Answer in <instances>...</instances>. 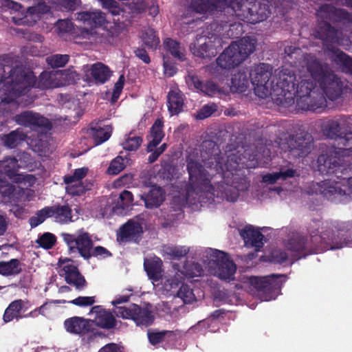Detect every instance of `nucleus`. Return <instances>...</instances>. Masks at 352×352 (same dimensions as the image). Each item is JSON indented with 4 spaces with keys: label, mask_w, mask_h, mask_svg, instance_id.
<instances>
[{
    "label": "nucleus",
    "mask_w": 352,
    "mask_h": 352,
    "mask_svg": "<svg viewBox=\"0 0 352 352\" xmlns=\"http://www.w3.org/2000/svg\"><path fill=\"white\" fill-rule=\"evenodd\" d=\"M186 162L189 184L186 186V194L182 199L176 196L173 199V204H178V209L186 204L210 203L214 201L215 196L234 202L239 197V191L248 188L245 179L240 178L241 182L238 184V177H233L232 186L222 183L214 187L210 184L207 173L201 164L190 157L186 160Z\"/></svg>",
    "instance_id": "1"
},
{
    "label": "nucleus",
    "mask_w": 352,
    "mask_h": 352,
    "mask_svg": "<svg viewBox=\"0 0 352 352\" xmlns=\"http://www.w3.org/2000/svg\"><path fill=\"white\" fill-rule=\"evenodd\" d=\"M0 89L2 102L10 103L18 97L26 94L32 87L47 89L59 87L56 71L43 72L38 80L31 72L22 67H16L9 71Z\"/></svg>",
    "instance_id": "2"
},
{
    "label": "nucleus",
    "mask_w": 352,
    "mask_h": 352,
    "mask_svg": "<svg viewBox=\"0 0 352 352\" xmlns=\"http://www.w3.org/2000/svg\"><path fill=\"white\" fill-rule=\"evenodd\" d=\"M338 234L335 235L333 231L327 229L319 232L318 229L308 230L310 241L300 232H294L288 239L286 248L293 252L297 259L318 253L321 249H340L342 239L346 235L347 230L344 228L338 230Z\"/></svg>",
    "instance_id": "3"
},
{
    "label": "nucleus",
    "mask_w": 352,
    "mask_h": 352,
    "mask_svg": "<svg viewBox=\"0 0 352 352\" xmlns=\"http://www.w3.org/2000/svg\"><path fill=\"white\" fill-rule=\"evenodd\" d=\"M300 67L304 72V77L310 78L316 83H318L329 100H336L341 96L342 82L331 69L329 65L322 63L316 55H305L300 62Z\"/></svg>",
    "instance_id": "4"
},
{
    "label": "nucleus",
    "mask_w": 352,
    "mask_h": 352,
    "mask_svg": "<svg viewBox=\"0 0 352 352\" xmlns=\"http://www.w3.org/2000/svg\"><path fill=\"white\" fill-rule=\"evenodd\" d=\"M316 36L322 41L324 52L331 62L342 69L352 72V58L336 46L349 47L351 44L349 36L344 35L342 31L336 30L326 21L320 23Z\"/></svg>",
    "instance_id": "5"
},
{
    "label": "nucleus",
    "mask_w": 352,
    "mask_h": 352,
    "mask_svg": "<svg viewBox=\"0 0 352 352\" xmlns=\"http://www.w3.org/2000/svg\"><path fill=\"white\" fill-rule=\"evenodd\" d=\"M295 81L296 76L292 70L287 68L275 70L270 96L277 104L289 107L294 104L295 97L297 96Z\"/></svg>",
    "instance_id": "6"
},
{
    "label": "nucleus",
    "mask_w": 352,
    "mask_h": 352,
    "mask_svg": "<svg viewBox=\"0 0 352 352\" xmlns=\"http://www.w3.org/2000/svg\"><path fill=\"white\" fill-rule=\"evenodd\" d=\"M255 47L256 41L251 37L232 42L217 58V65L227 70L238 67L253 53Z\"/></svg>",
    "instance_id": "7"
},
{
    "label": "nucleus",
    "mask_w": 352,
    "mask_h": 352,
    "mask_svg": "<svg viewBox=\"0 0 352 352\" xmlns=\"http://www.w3.org/2000/svg\"><path fill=\"white\" fill-rule=\"evenodd\" d=\"M311 79H302L297 85L296 104L299 109L305 111H316L326 107L327 100Z\"/></svg>",
    "instance_id": "8"
},
{
    "label": "nucleus",
    "mask_w": 352,
    "mask_h": 352,
    "mask_svg": "<svg viewBox=\"0 0 352 352\" xmlns=\"http://www.w3.org/2000/svg\"><path fill=\"white\" fill-rule=\"evenodd\" d=\"M204 256V263L222 280L230 281L234 279L236 267L229 255L221 250L209 249Z\"/></svg>",
    "instance_id": "9"
},
{
    "label": "nucleus",
    "mask_w": 352,
    "mask_h": 352,
    "mask_svg": "<svg viewBox=\"0 0 352 352\" xmlns=\"http://www.w3.org/2000/svg\"><path fill=\"white\" fill-rule=\"evenodd\" d=\"M241 151L236 148L226 151L223 155L214 153L213 157H211L209 163L214 164V168L219 173H222L224 178L229 179L230 176L234 177L239 176L236 174L241 170V168L245 167V162L241 157Z\"/></svg>",
    "instance_id": "10"
},
{
    "label": "nucleus",
    "mask_w": 352,
    "mask_h": 352,
    "mask_svg": "<svg viewBox=\"0 0 352 352\" xmlns=\"http://www.w3.org/2000/svg\"><path fill=\"white\" fill-rule=\"evenodd\" d=\"M272 67L267 63H260L252 67L250 78L254 94L261 98H265L272 94Z\"/></svg>",
    "instance_id": "11"
},
{
    "label": "nucleus",
    "mask_w": 352,
    "mask_h": 352,
    "mask_svg": "<svg viewBox=\"0 0 352 352\" xmlns=\"http://www.w3.org/2000/svg\"><path fill=\"white\" fill-rule=\"evenodd\" d=\"M352 155V147L349 148L327 147L318 157V170L322 174H333L342 164L343 158Z\"/></svg>",
    "instance_id": "12"
},
{
    "label": "nucleus",
    "mask_w": 352,
    "mask_h": 352,
    "mask_svg": "<svg viewBox=\"0 0 352 352\" xmlns=\"http://www.w3.org/2000/svg\"><path fill=\"white\" fill-rule=\"evenodd\" d=\"M279 147L287 153L289 158L305 157L311 151L312 138L308 133L289 136L280 142Z\"/></svg>",
    "instance_id": "13"
},
{
    "label": "nucleus",
    "mask_w": 352,
    "mask_h": 352,
    "mask_svg": "<svg viewBox=\"0 0 352 352\" xmlns=\"http://www.w3.org/2000/svg\"><path fill=\"white\" fill-rule=\"evenodd\" d=\"M76 21L81 22L85 26H89L91 30L85 28L80 30L78 36L89 42H96L99 38L98 34L94 30L95 28L102 25L105 22V16L100 10L93 12L85 11L74 14Z\"/></svg>",
    "instance_id": "14"
},
{
    "label": "nucleus",
    "mask_w": 352,
    "mask_h": 352,
    "mask_svg": "<svg viewBox=\"0 0 352 352\" xmlns=\"http://www.w3.org/2000/svg\"><path fill=\"white\" fill-rule=\"evenodd\" d=\"M113 313L118 318L133 320L138 326H150L155 319L148 308L142 307L134 303L128 307H118L113 310Z\"/></svg>",
    "instance_id": "15"
},
{
    "label": "nucleus",
    "mask_w": 352,
    "mask_h": 352,
    "mask_svg": "<svg viewBox=\"0 0 352 352\" xmlns=\"http://www.w3.org/2000/svg\"><path fill=\"white\" fill-rule=\"evenodd\" d=\"M282 274H271L263 277L251 276L250 283L260 294L264 300L268 301L274 299L278 295L281 283L278 280Z\"/></svg>",
    "instance_id": "16"
},
{
    "label": "nucleus",
    "mask_w": 352,
    "mask_h": 352,
    "mask_svg": "<svg viewBox=\"0 0 352 352\" xmlns=\"http://www.w3.org/2000/svg\"><path fill=\"white\" fill-rule=\"evenodd\" d=\"M64 327L67 332L82 337L88 336L87 341L91 342L100 336L101 333L94 327V322L80 316H73L64 321Z\"/></svg>",
    "instance_id": "17"
},
{
    "label": "nucleus",
    "mask_w": 352,
    "mask_h": 352,
    "mask_svg": "<svg viewBox=\"0 0 352 352\" xmlns=\"http://www.w3.org/2000/svg\"><path fill=\"white\" fill-rule=\"evenodd\" d=\"M221 46V39L215 34L208 32L197 35L196 40L190 44V50L192 53L198 57L206 58L214 56V49Z\"/></svg>",
    "instance_id": "18"
},
{
    "label": "nucleus",
    "mask_w": 352,
    "mask_h": 352,
    "mask_svg": "<svg viewBox=\"0 0 352 352\" xmlns=\"http://www.w3.org/2000/svg\"><path fill=\"white\" fill-rule=\"evenodd\" d=\"M324 134L329 138L349 142L352 140V116H342L339 120L329 121L324 127Z\"/></svg>",
    "instance_id": "19"
},
{
    "label": "nucleus",
    "mask_w": 352,
    "mask_h": 352,
    "mask_svg": "<svg viewBox=\"0 0 352 352\" xmlns=\"http://www.w3.org/2000/svg\"><path fill=\"white\" fill-rule=\"evenodd\" d=\"M71 259L60 258L58 261V265L61 269L60 275L64 276L66 283L70 285H73L77 290L81 291L87 287V283L85 277L80 273L78 267L68 263Z\"/></svg>",
    "instance_id": "20"
},
{
    "label": "nucleus",
    "mask_w": 352,
    "mask_h": 352,
    "mask_svg": "<svg viewBox=\"0 0 352 352\" xmlns=\"http://www.w3.org/2000/svg\"><path fill=\"white\" fill-rule=\"evenodd\" d=\"M343 186L347 184L349 186V192H346V190L342 189L338 183L334 185L329 182H323L320 186V192L327 199L339 202L347 201L352 195V177L347 180H343Z\"/></svg>",
    "instance_id": "21"
},
{
    "label": "nucleus",
    "mask_w": 352,
    "mask_h": 352,
    "mask_svg": "<svg viewBox=\"0 0 352 352\" xmlns=\"http://www.w3.org/2000/svg\"><path fill=\"white\" fill-rule=\"evenodd\" d=\"M143 234L140 221H126L122 225L116 233V241L119 244L128 242L139 243Z\"/></svg>",
    "instance_id": "22"
},
{
    "label": "nucleus",
    "mask_w": 352,
    "mask_h": 352,
    "mask_svg": "<svg viewBox=\"0 0 352 352\" xmlns=\"http://www.w3.org/2000/svg\"><path fill=\"white\" fill-rule=\"evenodd\" d=\"M91 312L96 314L94 322V327L96 326L106 330L114 329L117 324L115 316L109 310L103 309L100 305L92 307Z\"/></svg>",
    "instance_id": "23"
},
{
    "label": "nucleus",
    "mask_w": 352,
    "mask_h": 352,
    "mask_svg": "<svg viewBox=\"0 0 352 352\" xmlns=\"http://www.w3.org/2000/svg\"><path fill=\"white\" fill-rule=\"evenodd\" d=\"M14 120L21 125L43 127L45 129L51 128L50 122L38 113L32 111H25L16 115Z\"/></svg>",
    "instance_id": "24"
},
{
    "label": "nucleus",
    "mask_w": 352,
    "mask_h": 352,
    "mask_svg": "<svg viewBox=\"0 0 352 352\" xmlns=\"http://www.w3.org/2000/svg\"><path fill=\"white\" fill-rule=\"evenodd\" d=\"M36 218H31L30 220H41L47 218H64L71 220L73 217L72 210L69 206H54L46 207L36 212Z\"/></svg>",
    "instance_id": "25"
},
{
    "label": "nucleus",
    "mask_w": 352,
    "mask_h": 352,
    "mask_svg": "<svg viewBox=\"0 0 352 352\" xmlns=\"http://www.w3.org/2000/svg\"><path fill=\"white\" fill-rule=\"evenodd\" d=\"M28 301H25L22 299H17L12 301L7 308L5 309L3 315V320L4 323H8L14 320L19 321L23 318V313L28 309V307L25 306L28 304Z\"/></svg>",
    "instance_id": "26"
},
{
    "label": "nucleus",
    "mask_w": 352,
    "mask_h": 352,
    "mask_svg": "<svg viewBox=\"0 0 352 352\" xmlns=\"http://www.w3.org/2000/svg\"><path fill=\"white\" fill-rule=\"evenodd\" d=\"M317 14L322 19L352 22V16L350 14L343 9H337L334 6L329 4L322 6L318 11Z\"/></svg>",
    "instance_id": "27"
},
{
    "label": "nucleus",
    "mask_w": 352,
    "mask_h": 352,
    "mask_svg": "<svg viewBox=\"0 0 352 352\" xmlns=\"http://www.w3.org/2000/svg\"><path fill=\"white\" fill-rule=\"evenodd\" d=\"M226 6L230 7L236 16L242 21L250 23L249 16L252 14V8L254 0H226Z\"/></svg>",
    "instance_id": "28"
},
{
    "label": "nucleus",
    "mask_w": 352,
    "mask_h": 352,
    "mask_svg": "<svg viewBox=\"0 0 352 352\" xmlns=\"http://www.w3.org/2000/svg\"><path fill=\"white\" fill-rule=\"evenodd\" d=\"M223 2L221 0H192L190 8L198 14H204L215 10H221Z\"/></svg>",
    "instance_id": "29"
},
{
    "label": "nucleus",
    "mask_w": 352,
    "mask_h": 352,
    "mask_svg": "<svg viewBox=\"0 0 352 352\" xmlns=\"http://www.w3.org/2000/svg\"><path fill=\"white\" fill-rule=\"evenodd\" d=\"M204 272L201 265L197 262L186 261L182 270H178L175 278L181 281L185 278H194L201 276Z\"/></svg>",
    "instance_id": "30"
},
{
    "label": "nucleus",
    "mask_w": 352,
    "mask_h": 352,
    "mask_svg": "<svg viewBox=\"0 0 352 352\" xmlns=\"http://www.w3.org/2000/svg\"><path fill=\"white\" fill-rule=\"evenodd\" d=\"M141 199L144 201L147 208H157L161 205L164 200L163 190L160 187L153 188L148 194L140 195Z\"/></svg>",
    "instance_id": "31"
},
{
    "label": "nucleus",
    "mask_w": 352,
    "mask_h": 352,
    "mask_svg": "<svg viewBox=\"0 0 352 352\" xmlns=\"http://www.w3.org/2000/svg\"><path fill=\"white\" fill-rule=\"evenodd\" d=\"M168 109L171 116L179 113L184 107V98L182 91L178 89L171 90L167 96Z\"/></svg>",
    "instance_id": "32"
},
{
    "label": "nucleus",
    "mask_w": 352,
    "mask_h": 352,
    "mask_svg": "<svg viewBox=\"0 0 352 352\" xmlns=\"http://www.w3.org/2000/svg\"><path fill=\"white\" fill-rule=\"evenodd\" d=\"M93 241L87 232L77 236L76 245L74 248V252L76 250L85 259L90 258V251L93 247Z\"/></svg>",
    "instance_id": "33"
},
{
    "label": "nucleus",
    "mask_w": 352,
    "mask_h": 352,
    "mask_svg": "<svg viewBox=\"0 0 352 352\" xmlns=\"http://www.w3.org/2000/svg\"><path fill=\"white\" fill-rule=\"evenodd\" d=\"M250 9H252V15L248 16L250 23H256L265 20L270 13L269 6L267 3L257 2L255 0L253 7L250 8L249 10Z\"/></svg>",
    "instance_id": "34"
},
{
    "label": "nucleus",
    "mask_w": 352,
    "mask_h": 352,
    "mask_svg": "<svg viewBox=\"0 0 352 352\" xmlns=\"http://www.w3.org/2000/svg\"><path fill=\"white\" fill-rule=\"evenodd\" d=\"M162 261L158 257L153 259L146 260L144 263V267L150 279L158 280L162 277Z\"/></svg>",
    "instance_id": "35"
},
{
    "label": "nucleus",
    "mask_w": 352,
    "mask_h": 352,
    "mask_svg": "<svg viewBox=\"0 0 352 352\" xmlns=\"http://www.w3.org/2000/svg\"><path fill=\"white\" fill-rule=\"evenodd\" d=\"M22 263L17 258H12L8 261H0V275L3 276H16L22 272Z\"/></svg>",
    "instance_id": "36"
},
{
    "label": "nucleus",
    "mask_w": 352,
    "mask_h": 352,
    "mask_svg": "<svg viewBox=\"0 0 352 352\" xmlns=\"http://www.w3.org/2000/svg\"><path fill=\"white\" fill-rule=\"evenodd\" d=\"M246 243H250L252 247L256 250L260 249L263 245V234L257 230L252 228H246L241 233Z\"/></svg>",
    "instance_id": "37"
},
{
    "label": "nucleus",
    "mask_w": 352,
    "mask_h": 352,
    "mask_svg": "<svg viewBox=\"0 0 352 352\" xmlns=\"http://www.w3.org/2000/svg\"><path fill=\"white\" fill-rule=\"evenodd\" d=\"M58 102L61 105L62 109H64L66 113H68L65 119H70L78 114L79 102L76 99L68 95L60 94L58 98Z\"/></svg>",
    "instance_id": "38"
},
{
    "label": "nucleus",
    "mask_w": 352,
    "mask_h": 352,
    "mask_svg": "<svg viewBox=\"0 0 352 352\" xmlns=\"http://www.w3.org/2000/svg\"><path fill=\"white\" fill-rule=\"evenodd\" d=\"M90 72L94 79L100 83H104L111 76L109 68L100 62L91 65Z\"/></svg>",
    "instance_id": "39"
},
{
    "label": "nucleus",
    "mask_w": 352,
    "mask_h": 352,
    "mask_svg": "<svg viewBox=\"0 0 352 352\" xmlns=\"http://www.w3.org/2000/svg\"><path fill=\"white\" fill-rule=\"evenodd\" d=\"M296 170L292 168L281 167L279 172L267 173L264 175L262 178V181L265 183L270 184H274L278 179L285 180L287 178L294 177L296 175Z\"/></svg>",
    "instance_id": "40"
},
{
    "label": "nucleus",
    "mask_w": 352,
    "mask_h": 352,
    "mask_svg": "<svg viewBox=\"0 0 352 352\" xmlns=\"http://www.w3.org/2000/svg\"><path fill=\"white\" fill-rule=\"evenodd\" d=\"M89 135L92 137L96 145L100 144L107 141L111 136V127L109 125L96 126L89 130Z\"/></svg>",
    "instance_id": "41"
},
{
    "label": "nucleus",
    "mask_w": 352,
    "mask_h": 352,
    "mask_svg": "<svg viewBox=\"0 0 352 352\" xmlns=\"http://www.w3.org/2000/svg\"><path fill=\"white\" fill-rule=\"evenodd\" d=\"M133 200V195L130 191L124 190L120 194L116 206L113 208V212L122 214L126 213L128 208L131 206Z\"/></svg>",
    "instance_id": "42"
},
{
    "label": "nucleus",
    "mask_w": 352,
    "mask_h": 352,
    "mask_svg": "<svg viewBox=\"0 0 352 352\" xmlns=\"http://www.w3.org/2000/svg\"><path fill=\"white\" fill-rule=\"evenodd\" d=\"M249 85L248 77L245 72H238L231 78L230 89L232 91L243 92Z\"/></svg>",
    "instance_id": "43"
},
{
    "label": "nucleus",
    "mask_w": 352,
    "mask_h": 352,
    "mask_svg": "<svg viewBox=\"0 0 352 352\" xmlns=\"http://www.w3.org/2000/svg\"><path fill=\"white\" fill-rule=\"evenodd\" d=\"M56 75L58 76L59 87L73 84L79 79L78 74L72 68L64 70H57Z\"/></svg>",
    "instance_id": "44"
},
{
    "label": "nucleus",
    "mask_w": 352,
    "mask_h": 352,
    "mask_svg": "<svg viewBox=\"0 0 352 352\" xmlns=\"http://www.w3.org/2000/svg\"><path fill=\"white\" fill-rule=\"evenodd\" d=\"M18 167V162L14 157H8L0 161V173L6 175L10 179L16 175Z\"/></svg>",
    "instance_id": "45"
},
{
    "label": "nucleus",
    "mask_w": 352,
    "mask_h": 352,
    "mask_svg": "<svg viewBox=\"0 0 352 352\" xmlns=\"http://www.w3.org/2000/svg\"><path fill=\"white\" fill-rule=\"evenodd\" d=\"M336 223H337V224L334 225V224H332L333 221H331V225L327 226L326 227L322 228V230L321 232L324 231L327 229H330V230H332L333 231L335 235H338V230H340V228L341 229L344 228L345 230H347V232L346 233V235H344V236L342 239V242H341L342 247L340 248H342L343 247V244L346 243L347 237L349 236H351V232H352V221H340V222L336 221Z\"/></svg>",
    "instance_id": "46"
},
{
    "label": "nucleus",
    "mask_w": 352,
    "mask_h": 352,
    "mask_svg": "<svg viewBox=\"0 0 352 352\" xmlns=\"http://www.w3.org/2000/svg\"><path fill=\"white\" fill-rule=\"evenodd\" d=\"M26 135L20 130L11 131L4 135L3 141L4 144L9 148H14L22 141L25 140Z\"/></svg>",
    "instance_id": "47"
},
{
    "label": "nucleus",
    "mask_w": 352,
    "mask_h": 352,
    "mask_svg": "<svg viewBox=\"0 0 352 352\" xmlns=\"http://www.w3.org/2000/svg\"><path fill=\"white\" fill-rule=\"evenodd\" d=\"M65 183L66 184V191L68 194L73 196L80 195L85 192V189L82 182L75 180L73 177H65Z\"/></svg>",
    "instance_id": "48"
},
{
    "label": "nucleus",
    "mask_w": 352,
    "mask_h": 352,
    "mask_svg": "<svg viewBox=\"0 0 352 352\" xmlns=\"http://www.w3.org/2000/svg\"><path fill=\"white\" fill-rule=\"evenodd\" d=\"M164 45L166 50L170 52L173 56L179 60L184 59V49L177 41L171 38H166L164 41Z\"/></svg>",
    "instance_id": "49"
},
{
    "label": "nucleus",
    "mask_w": 352,
    "mask_h": 352,
    "mask_svg": "<svg viewBox=\"0 0 352 352\" xmlns=\"http://www.w3.org/2000/svg\"><path fill=\"white\" fill-rule=\"evenodd\" d=\"M177 296L180 298L185 304H190L196 300V297L192 289L186 284L182 285L177 292Z\"/></svg>",
    "instance_id": "50"
},
{
    "label": "nucleus",
    "mask_w": 352,
    "mask_h": 352,
    "mask_svg": "<svg viewBox=\"0 0 352 352\" xmlns=\"http://www.w3.org/2000/svg\"><path fill=\"white\" fill-rule=\"evenodd\" d=\"M56 242V237L50 232H45L41 235L36 240V243L43 249L50 250L52 248Z\"/></svg>",
    "instance_id": "51"
},
{
    "label": "nucleus",
    "mask_w": 352,
    "mask_h": 352,
    "mask_svg": "<svg viewBox=\"0 0 352 352\" xmlns=\"http://www.w3.org/2000/svg\"><path fill=\"white\" fill-rule=\"evenodd\" d=\"M164 252L172 258L180 259L188 254L189 248L186 246H168L165 248Z\"/></svg>",
    "instance_id": "52"
},
{
    "label": "nucleus",
    "mask_w": 352,
    "mask_h": 352,
    "mask_svg": "<svg viewBox=\"0 0 352 352\" xmlns=\"http://www.w3.org/2000/svg\"><path fill=\"white\" fill-rule=\"evenodd\" d=\"M69 60L67 54H53L46 58L47 63L52 67H60L65 65Z\"/></svg>",
    "instance_id": "53"
},
{
    "label": "nucleus",
    "mask_w": 352,
    "mask_h": 352,
    "mask_svg": "<svg viewBox=\"0 0 352 352\" xmlns=\"http://www.w3.org/2000/svg\"><path fill=\"white\" fill-rule=\"evenodd\" d=\"M145 45L150 48H155L160 43L159 38L155 35V32L152 29L146 30L142 36Z\"/></svg>",
    "instance_id": "54"
},
{
    "label": "nucleus",
    "mask_w": 352,
    "mask_h": 352,
    "mask_svg": "<svg viewBox=\"0 0 352 352\" xmlns=\"http://www.w3.org/2000/svg\"><path fill=\"white\" fill-rule=\"evenodd\" d=\"M268 261L274 264H283L288 259L287 252L281 250H274L268 255Z\"/></svg>",
    "instance_id": "55"
},
{
    "label": "nucleus",
    "mask_w": 352,
    "mask_h": 352,
    "mask_svg": "<svg viewBox=\"0 0 352 352\" xmlns=\"http://www.w3.org/2000/svg\"><path fill=\"white\" fill-rule=\"evenodd\" d=\"M170 331H148L147 336L149 342L155 346L164 340L165 336L167 334H172Z\"/></svg>",
    "instance_id": "56"
},
{
    "label": "nucleus",
    "mask_w": 352,
    "mask_h": 352,
    "mask_svg": "<svg viewBox=\"0 0 352 352\" xmlns=\"http://www.w3.org/2000/svg\"><path fill=\"white\" fill-rule=\"evenodd\" d=\"M285 54L292 58H299V72L304 76V72L301 71L300 62L305 55L308 54H302V50L299 47L295 46H287L285 48Z\"/></svg>",
    "instance_id": "57"
},
{
    "label": "nucleus",
    "mask_w": 352,
    "mask_h": 352,
    "mask_svg": "<svg viewBox=\"0 0 352 352\" xmlns=\"http://www.w3.org/2000/svg\"><path fill=\"white\" fill-rule=\"evenodd\" d=\"M142 140L139 136H133L127 138L122 143L123 148L128 151H135L140 146Z\"/></svg>",
    "instance_id": "58"
},
{
    "label": "nucleus",
    "mask_w": 352,
    "mask_h": 352,
    "mask_svg": "<svg viewBox=\"0 0 352 352\" xmlns=\"http://www.w3.org/2000/svg\"><path fill=\"white\" fill-rule=\"evenodd\" d=\"M124 168V159L122 157H117L111 162L108 168V173L111 175H117Z\"/></svg>",
    "instance_id": "59"
},
{
    "label": "nucleus",
    "mask_w": 352,
    "mask_h": 352,
    "mask_svg": "<svg viewBox=\"0 0 352 352\" xmlns=\"http://www.w3.org/2000/svg\"><path fill=\"white\" fill-rule=\"evenodd\" d=\"M95 296H78L69 301L70 303L81 307L91 306L95 303Z\"/></svg>",
    "instance_id": "60"
},
{
    "label": "nucleus",
    "mask_w": 352,
    "mask_h": 352,
    "mask_svg": "<svg viewBox=\"0 0 352 352\" xmlns=\"http://www.w3.org/2000/svg\"><path fill=\"white\" fill-rule=\"evenodd\" d=\"M98 1L100 2L103 8L109 10L113 15L120 14L121 10L115 0H98Z\"/></svg>",
    "instance_id": "61"
},
{
    "label": "nucleus",
    "mask_w": 352,
    "mask_h": 352,
    "mask_svg": "<svg viewBox=\"0 0 352 352\" xmlns=\"http://www.w3.org/2000/svg\"><path fill=\"white\" fill-rule=\"evenodd\" d=\"M216 111L217 106L214 104L205 105L197 112L196 118L199 120L205 119Z\"/></svg>",
    "instance_id": "62"
},
{
    "label": "nucleus",
    "mask_w": 352,
    "mask_h": 352,
    "mask_svg": "<svg viewBox=\"0 0 352 352\" xmlns=\"http://www.w3.org/2000/svg\"><path fill=\"white\" fill-rule=\"evenodd\" d=\"M163 122L161 119H157L151 129V137L163 138L164 133L162 131Z\"/></svg>",
    "instance_id": "63"
},
{
    "label": "nucleus",
    "mask_w": 352,
    "mask_h": 352,
    "mask_svg": "<svg viewBox=\"0 0 352 352\" xmlns=\"http://www.w3.org/2000/svg\"><path fill=\"white\" fill-rule=\"evenodd\" d=\"M186 81L190 89H194L197 91H199L203 82L199 80L197 76L192 74H189L188 75L186 78Z\"/></svg>",
    "instance_id": "64"
}]
</instances>
